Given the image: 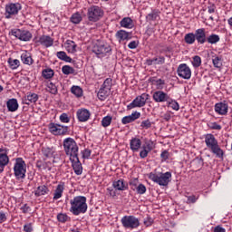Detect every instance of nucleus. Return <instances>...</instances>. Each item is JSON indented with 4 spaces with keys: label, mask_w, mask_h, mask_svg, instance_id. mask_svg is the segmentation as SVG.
<instances>
[{
    "label": "nucleus",
    "mask_w": 232,
    "mask_h": 232,
    "mask_svg": "<svg viewBox=\"0 0 232 232\" xmlns=\"http://www.w3.org/2000/svg\"><path fill=\"white\" fill-rule=\"evenodd\" d=\"M86 197L84 196H76L70 200V211L75 217L79 215H84L88 211V203H86Z\"/></svg>",
    "instance_id": "f257e3e1"
},
{
    "label": "nucleus",
    "mask_w": 232,
    "mask_h": 232,
    "mask_svg": "<svg viewBox=\"0 0 232 232\" xmlns=\"http://www.w3.org/2000/svg\"><path fill=\"white\" fill-rule=\"evenodd\" d=\"M205 144L207 148L218 157V159H223L224 157V150H221L220 145H218V140L215 138L213 134H207L205 135Z\"/></svg>",
    "instance_id": "f03ea898"
},
{
    "label": "nucleus",
    "mask_w": 232,
    "mask_h": 232,
    "mask_svg": "<svg viewBox=\"0 0 232 232\" xmlns=\"http://www.w3.org/2000/svg\"><path fill=\"white\" fill-rule=\"evenodd\" d=\"M63 151L69 159H75L79 157V145L73 138H66L63 140Z\"/></svg>",
    "instance_id": "7ed1b4c3"
},
{
    "label": "nucleus",
    "mask_w": 232,
    "mask_h": 232,
    "mask_svg": "<svg viewBox=\"0 0 232 232\" xmlns=\"http://www.w3.org/2000/svg\"><path fill=\"white\" fill-rule=\"evenodd\" d=\"M149 179L150 180H152V182L159 184V186H168V184L171 182V172L168 171L159 174L150 172L149 174Z\"/></svg>",
    "instance_id": "20e7f679"
},
{
    "label": "nucleus",
    "mask_w": 232,
    "mask_h": 232,
    "mask_svg": "<svg viewBox=\"0 0 232 232\" xmlns=\"http://www.w3.org/2000/svg\"><path fill=\"white\" fill-rule=\"evenodd\" d=\"M111 86H113V80L111 78L105 79L97 93L100 101H106V99L110 97V94L111 93Z\"/></svg>",
    "instance_id": "39448f33"
},
{
    "label": "nucleus",
    "mask_w": 232,
    "mask_h": 232,
    "mask_svg": "<svg viewBox=\"0 0 232 232\" xmlns=\"http://www.w3.org/2000/svg\"><path fill=\"white\" fill-rule=\"evenodd\" d=\"M14 177L17 179H23L26 177V162L23 158H16L14 165Z\"/></svg>",
    "instance_id": "423d86ee"
},
{
    "label": "nucleus",
    "mask_w": 232,
    "mask_h": 232,
    "mask_svg": "<svg viewBox=\"0 0 232 232\" xmlns=\"http://www.w3.org/2000/svg\"><path fill=\"white\" fill-rule=\"evenodd\" d=\"M104 15V11L98 5H92L88 8L87 17L91 23H97Z\"/></svg>",
    "instance_id": "0eeeda50"
},
{
    "label": "nucleus",
    "mask_w": 232,
    "mask_h": 232,
    "mask_svg": "<svg viewBox=\"0 0 232 232\" xmlns=\"http://www.w3.org/2000/svg\"><path fill=\"white\" fill-rule=\"evenodd\" d=\"M121 222L125 229H137L140 226V221L135 216H124Z\"/></svg>",
    "instance_id": "6e6552de"
},
{
    "label": "nucleus",
    "mask_w": 232,
    "mask_h": 232,
    "mask_svg": "<svg viewBox=\"0 0 232 232\" xmlns=\"http://www.w3.org/2000/svg\"><path fill=\"white\" fill-rule=\"evenodd\" d=\"M92 52L93 53L98 55V57H105L107 53H110V52H111V47L110 46V44L104 42H98L92 47Z\"/></svg>",
    "instance_id": "1a4fd4ad"
},
{
    "label": "nucleus",
    "mask_w": 232,
    "mask_h": 232,
    "mask_svg": "<svg viewBox=\"0 0 232 232\" xmlns=\"http://www.w3.org/2000/svg\"><path fill=\"white\" fill-rule=\"evenodd\" d=\"M150 99V94L142 93L141 95L137 96L132 102L127 105V110H133V108H142L146 106V102Z\"/></svg>",
    "instance_id": "9d476101"
},
{
    "label": "nucleus",
    "mask_w": 232,
    "mask_h": 232,
    "mask_svg": "<svg viewBox=\"0 0 232 232\" xmlns=\"http://www.w3.org/2000/svg\"><path fill=\"white\" fill-rule=\"evenodd\" d=\"M23 9V6L19 3H9L5 5V19H12L14 15L19 14V11Z\"/></svg>",
    "instance_id": "9b49d317"
},
{
    "label": "nucleus",
    "mask_w": 232,
    "mask_h": 232,
    "mask_svg": "<svg viewBox=\"0 0 232 232\" xmlns=\"http://www.w3.org/2000/svg\"><path fill=\"white\" fill-rule=\"evenodd\" d=\"M48 128L50 133L53 135H66V133H68V126L52 122L49 124Z\"/></svg>",
    "instance_id": "f8f14e48"
},
{
    "label": "nucleus",
    "mask_w": 232,
    "mask_h": 232,
    "mask_svg": "<svg viewBox=\"0 0 232 232\" xmlns=\"http://www.w3.org/2000/svg\"><path fill=\"white\" fill-rule=\"evenodd\" d=\"M177 73L180 79L189 81L191 79V68L186 63H181L178 66Z\"/></svg>",
    "instance_id": "ddd939ff"
},
{
    "label": "nucleus",
    "mask_w": 232,
    "mask_h": 232,
    "mask_svg": "<svg viewBox=\"0 0 232 232\" xmlns=\"http://www.w3.org/2000/svg\"><path fill=\"white\" fill-rule=\"evenodd\" d=\"M198 44H204L208 43V36L206 35V29L199 28L194 33Z\"/></svg>",
    "instance_id": "4468645a"
},
{
    "label": "nucleus",
    "mask_w": 232,
    "mask_h": 232,
    "mask_svg": "<svg viewBox=\"0 0 232 232\" xmlns=\"http://www.w3.org/2000/svg\"><path fill=\"white\" fill-rule=\"evenodd\" d=\"M154 102H168L169 96L164 91H156L152 94Z\"/></svg>",
    "instance_id": "2eb2a0df"
},
{
    "label": "nucleus",
    "mask_w": 232,
    "mask_h": 232,
    "mask_svg": "<svg viewBox=\"0 0 232 232\" xmlns=\"http://www.w3.org/2000/svg\"><path fill=\"white\" fill-rule=\"evenodd\" d=\"M70 160L75 175H82V164L81 163V160H79V156L71 158Z\"/></svg>",
    "instance_id": "dca6fc26"
},
{
    "label": "nucleus",
    "mask_w": 232,
    "mask_h": 232,
    "mask_svg": "<svg viewBox=\"0 0 232 232\" xmlns=\"http://www.w3.org/2000/svg\"><path fill=\"white\" fill-rule=\"evenodd\" d=\"M13 35H14V37H16V39H19L20 41H30V39H32V33H30V31H21V30H17V31H14L13 32Z\"/></svg>",
    "instance_id": "f3484780"
},
{
    "label": "nucleus",
    "mask_w": 232,
    "mask_h": 232,
    "mask_svg": "<svg viewBox=\"0 0 232 232\" xmlns=\"http://www.w3.org/2000/svg\"><path fill=\"white\" fill-rule=\"evenodd\" d=\"M39 101V95L35 92H27L23 99V104L30 106V104L35 103Z\"/></svg>",
    "instance_id": "a211bd4d"
},
{
    "label": "nucleus",
    "mask_w": 232,
    "mask_h": 232,
    "mask_svg": "<svg viewBox=\"0 0 232 232\" xmlns=\"http://www.w3.org/2000/svg\"><path fill=\"white\" fill-rule=\"evenodd\" d=\"M77 119L80 122H86L90 121L91 113L87 109H80L76 112Z\"/></svg>",
    "instance_id": "6ab92c4d"
},
{
    "label": "nucleus",
    "mask_w": 232,
    "mask_h": 232,
    "mask_svg": "<svg viewBox=\"0 0 232 232\" xmlns=\"http://www.w3.org/2000/svg\"><path fill=\"white\" fill-rule=\"evenodd\" d=\"M153 141H147L141 147V150L140 151V157L141 159H146V157H148L149 153L153 150Z\"/></svg>",
    "instance_id": "aec40b11"
},
{
    "label": "nucleus",
    "mask_w": 232,
    "mask_h": 232,
    "mask_svg": "<svg viewBox=\"0 0 232 232\" xmlns=\"http://www.w3.org/2000/svg\"><path fill=\"white\" fill-rule=\"evenodd\" d=\"M138 119H140V112L139 111H134L130 115L124 116L121 119V124H130V122H135Z\"/></svg>",
    "instance_id": "412c9836"
},
{
    "label": "nucleus",
    "mask_w": 232,
    "mask_h": 232,
    "mask_svg": "<svg viewBox=\"0 0 232 232\" xmlns=\"http://www.w3.org/2000/svg\"><path fill=\"white\" fill-rule=\"evenodd\" d=\"M36 43H39L42 46H45V48H50V46H53V38L49 35H42Z\"/></svg>",
    "instance_id": "4be33fe9"
},
{
    "label": "nucleus",
    "mask_w": 232,
    "mask_h": 232,
    "mask_svg": "<svg viewBox=\"0 0 232 232\" xmlns=\"http://www.w3.org/2000/svg\"><path fill=\"white\" fill-rule=\"evenodd\" d=\"M63 193H64V182L60 181L54 189L53 200H59V198H62Z\"/></svg>",
    "instance_id": "5701e85b"
},
{
    "label": "nucleus",
    "mask_w": 232,
    "mask_h": 232,
    "mask_svg": "<svg viewBox=\"0 0 232 232\" xmlns=\"http://www.w3.org/2000/svg\"><path fill=\"white\" fill-rule=\"evenodd\" d=\"M130 148L133 153H137L142 148V140L139 138H132L130 140Z\"/></svg>",
    "instance_id": "b1692460"
},
{
    "label": "nucleus",
    "mask_w": 232,
    "mask_h": 232,
    "mask_svg": "<svg viewBox=\"0 0 232 232\" xmlns=\"http://www.w3.org/2000/svg\"><path fill=\"white\" fill-rule=\"evenodd\" d=\"M229 106L224 102H218L215 104V111L218 115H227V110Z\"/></svg>",
    "instance_id": "393cba45"
},
{
    "label": "nucleus",
    "mask_w": 232,
    "mask_h": 232,
    "mask_svg": "<svg viewBox=\"0 0 232 232\" xmlns=\"http://www.w3.org/2000/svg\"><path fill=\"white\" fill-rule=\"evenodd\" d=\"M8 149L0 148V163L8 166L10 163V158L8 157Z\"/></svg>",
    "instance_id": "a878e982"
},
{
    "label": "nucleus",
    "mask_w": 232,
    "mask_h": 232,
    "mask_svg": "<svg viewBox=\"0 0 232 232\" xmlns=\"http://www.w3.org/2000/svg\"><path fill=\"white\" fill-rule=\"evenodd\" d=\"M6 106L8 109V111H17L19 110V102H17V99L13 98L7 101Z\"/></svg>",
    "instance_id": "bb28decb"
},
{
    "label": "nucleus",
    "mask_w": 232,
    "mask_h": 232,
    "mask_svg": "<svg viewBox=\"0 0 232 232\" xmlns=\"http://www.w3.org/2000/svg\"><path fill=\"white\" fill-rule=\"evenodd\" d=\"M112 186L117 191H126L128 189V184L124 183V179L113 181Z\"/></svg>",
    "instance_id": "cd10ccee"
},
{
    "label": "nucleus",
    "mask_w": 232,
    "mask_h": 232,
    "mask_svg": "<svg viewBox=\"0 0 232 232\" xmlns=\"http://www.w3.org/2000/svg\"><path fill=\"white\" fill-rule=\"evenodd\" d=\"M36 168H38V169L40 171H43V169L44 171H46V169H47V171H52V162H50V161L43 162L41 160H37L36 161Z\"/></svg>",
    "instance_id": "c85d7f7f"
},
{
    "label": "nucleus",
    "mask_w": 232,
    "mask_h": 232,
    "mask_svg": "<svg viewBox=\"0 0 232 232\" xmlns=\"http://www.w3.org/2000/svg\"><path fill=\"white\" fill-rule=\"evenodd\" d=\"M21 61L24 64H27L28 66L34 64V58H32V54L28 52H24L21 54Z\"/></svg>",
    "instance_id": "c756f323"
},
{
    "label": "nucleus",
    "mask_w": 232,
    "mask_h": 232,
    "mask_svg": "<svg viewBox=\"0 0 232 232\" xmlns=\"http://www.w3.org/2000/svg\"><path fill=\"white\" fill-rule=\"evenodd\" d=\"M64 46L68 53H75L77 52V44L72 40H67L64 44Z\"/></svg>",
    "instance_id": "7c9ffc66"
},
{
    "label": "nucleus",
    "mask_w": 232,
    "mask_h": 232,
    "mask_svg": "<svg viewBox=\"0 0 232 232\" xmlns=\"http://www.w3.org/2000/svg\"><path fill=\"white\" fill-rule=\"evenodd\" d=\"M50 193V188L46 187V185H42L37 187L36 190L34 191L35 197H43L44 195H48Z\"/></svg>",
    "instance_id": "2f4dec72"
},
{
    "label": "nucleus",
    "mask_w": 232,
    "mask_h": 232,
    "mask_svg": "<svg viewBox=\"0 0 232 232\" xmlns=\"http://www.w3.org/2000/svg\"><path fill=\"white\" fill-rule=\"evenodd\" d=\"M120 25L121 28L131 29L134 26L133 20L130 17H124L121 20Z\"/></svg>",
    "instance_id": "473e14b6"
},
{
    "label": "nucleus",
    "mask_w": 232,
    "mask_h": 232,
    "mask_svg": "<svg viewBox=\"0 0 232 232\" xmlns=\"http://www.w3.org/2000/svg\"><path fill=\"white\" fill-rule=\"evenodd\" d=\"M158 19H160V11L159 10H152L151 13L146 16V21L149 23H151V21H158Z\"/></svg>",
    "instance_id": "72a5a7b5"
},
{
    "label": "nucleus",
    "mask_w": 232,
    "mask_h": 232,
    "mask_svg": "<svg viewBox=\"0 0 232 232\" xmlns=\"http://www.w3.org/2000/svg\"><path fill=\"white\" fill-rule=\"evenodd\" d=\"M116 39H118L119 43H122V41H128L130 39V33L125 30H120L116 33Z\"/></svg>",
    "instance_id": "f704fd0d"
},
{
    "label": "nucleus",
    "mask_w": 232,
    "mask_h": 232,
    "mask_svg": "<svg viewBox=\"0 0 232 232\" xmlns=\"http://www.w3.org/2000/svg\"><path fill=\"white\" fill-rule=\"evenodd\" d=\"M43 154L47 159H55V149L50 147H44L42 149Z\"/></svg>",
    "instance_id": "c9c22d12"
},
{
    "label": "nucleus",
    "mask_w": 232,
    "mask_h": 232,
    "mask_svg": "<svg viewBox=\"0 0 232 232\" xmlns=\"http://www.w3.org/2000/svg\"><path fill=\"white\" fill-rule=\"evenodd\" d=\"M167 102V107L171 108V110H174V111H179L180 110V105L177 101L172 99L171 97H169Z\"/></svg>",
    "instance_id": "e433bc0d"
},
{
    "label": "nucleus",
    "mask_w": 232,
    "mask_h": 232,
    "mask_svg": "<svg viewBox=\"0 0 232 232\" xmlns=\"http://www.w3.org/2000/svg\"><path fill=\"white\" fill-rule=\"evenodd\" d=\"M212 64L214 68H218V70L222 69V56L213 55L212 56Z\"/></svg>",
    "instance_id": "4c0bfd02"
},
{
    "label": "nucleus",
    "mask_w": 232,
    "mask_h": 232,
    "mask_svg": "<svg viewBox=\"0 0 232 232\" xmlns=\"http://www.w3.org/2000/svg\"><path fill=\"white\" fill-rule=\"evenodd\" d=\"M7 63L9 64V68L11 70H17V68L21 66V62L18 59L8 58Z\"/></svg>",
    "instance_id": "58836bf2"
},
{
    "label": "nucleus",
    "mask_w": 232,
    "mask_h": 232,
    "mask_svg": "<svg viewBox=\"0 0 232 232\" xmlns=\"http://www.w3.org/2000/svg\"><path fill=\"white\" fill-rule=\"evenodd\" d=\"M56 56L61 61H64L65 63H72V57L68 56V54H66V52L64 51L57 52Z\"/></svg>",
    "instance_id": "ea45409f"
},
{
    "label": "nucleus",
    "mask_w": 232,
    "mask_h": 232,
    "mask_svg": "<svg viewBox=\"0 0 232 232\" xmlns=\"http://www.w3.org/2000/svg\"><path fill=\"white\" fill-rule=\"evenodd\" d=\"M184 41H185L186 44H195V41H197L195 34L194 33H188L184 36Z\"/></svg>",
    "instance_id": "a19ab883"
},
{
    "label": "nucleus",
    "mask_w": 232,
    "mask_h": 232,
    "mask_svg": "<svg viewBox=\"0 0 232 232\" xmlns=\"http://www.w3.org/2000/svg\"><path fill=\"white\" fill-rule=\"evenodd\" d=\"M71 92L72 93V95H75V97H77L78 99L82 97V88L77 85H73L71 88Z\"/></svg>",
    "instance_id": "79ce46f5"
},
{
    "label": "nucleus",
    "mask_w": 232,
    "mask_h": 232,
    "mask_svg": "<svg viewBox=\"0 0 232 232\" xmlns=\"http://www.w3.org/2000/svg\"><path fill=\"white\" fill-rule=\"evenodd\" d=\"M220 41V36L218 34H212L207 37V43L208 44H217Z\"/></svg>",
    "instance_id": "37998d69"
},
{
    "label": "nucleus",
    "mask_w": 232,
    "mask_h": 232,
    "mask_svg": "<svg viewBox=\"0 0 232 232\" xmlns=\"http://www.w3.org/2000/svg\"><path fill=\"white\" fill-rule=\"evenodd\" d=\"M47 92H49V93H52V95H57V93L59 92L57 85H55V83L52 82L47 83Z\"/></svg>",
    "instance_id": "c03bdc74"
},
{
    "label": "nucleus",
    "mask_w": 232,
    "mask_h": 232,
    "mask_svg": "<svg viewBox=\"0 0 232 232\" xmlns=\"http://www.w3.org/2000/svg\"><path fill=\"white\" fill-rule=\"evenodd\" d=\"M54 73L55 72H53V70H52L51 68H46L43 70L42 76L44 77V79H52Z\"/></svg>",
    "instance_id": "a18cd8bd"
},
{
    "label": "nucleus",
    "mask_w": 232,
    "mask_h": 232,
    "mask_svg": "<svg viewBox=\"0 0 232 232\" xmlns=\"http://www.w3.org/2000/svg\"><path fill=\"white\" fill-rule=\"evenodd\" d=\"M62 72L63 75H72L75 73V69L70 65H64L62 67Z\"/></svg>",
    "instance_id": "49530a36"
},
{
    "label": "nucleus",
    "mask_w": 232,
    "mask_h": 232,
    "mask_svg": "<svg viewBox=\"0 0 232 232\" xmlns=\"http://www.w3.org/2000/svg\"><path fill=\"white\" fill-rule=\"evenodd\" d=\"M81 21H82V16L79 14V12L74 13L71 16V22H72L73 24H79V23H81Z\"/></svg>",
    "instance_id": "de8ad7c7"
},
{
    "label": "nucleus",
    "mask_w": 232,
    "mask_h": 232,
    "mask_svg": "<svg viewBox=\"0 0 232 232\" xmlns=\"http://www.w3.org/2000/svg\"><path fill=\"white\" fill-rule=\"evenodd\" d=\"M57 220L58 222H61L62 224H64L66 222H70L71 218L68 215L60 213L57 215Z\"/></svg>",
    "instance_id": "09e8293b"
},
{
    "label": "nucleus",
    "mask_w": 232,
    "mask_h": 232,
    "mask_svg": "<svg viewBox=\"0 0 232 232\" xmlns=\"http://www.w3.org/2000/svg\"><path fill=\"white\" fill-rule=\"evenodd\" d=\"M112 119L113 118L111 116L103 117L102 120V126L103 128H108V126H110V124H111Z\"/></svg>",
    "instance_id": "8fccbe9b"
},
{
    "label": "nucleus",
    "mask_w": 232,
    "mask_h": 232,
    "mask_svg": "<svg viewBox=\"0 0 232 232\" xmlns=\"http://www.w3.org/2000/svg\"><path fill=\"white\" fill-rule=\"evenodd\" d=\"M135 191L138 193V195H144V193L147 191L146 186L142 183H140L138 188H135Z\"/></svg>",
    "instance_id": "3c124183"
},
{
    "label": "nucleus",
    "mask_w": 232,
    "mask_h": 232,
    "mask_svg": "<svg viewBox=\"0 0 232 232\" xmlns=\"http://www.w3.org/2000/svg\"><path fill=\"white\" fill-rule=\"evenodd\" d=\"M200 64H202V59L200 58V56H194L192 61V65L194 66V68H198Z\"/></svg>",
    "instance_id": "603ef678"
},
{
    "label": "nucleus",
    "mask_w": 232,
    "mask_h": 232,
    "mask_svg": "<svg viewBox=\"0 0 232 232\" xmlns=\"http://www.w3.org/2000/svg\"><path fill=\"white\" fill-rule=\"evenodd\" d=\"M130 186V189H132V191H135V188H138L139 184V179H132L130 180L129 182Z\"/></svg>",
    "instance_id": "864d4df0"
},
{
    "label": "nucleus",
    "mask_w": 232,
    "mask_h": 232,
    "mask_svg": "<svg viewBox=\"0 0 232 232\" xmlns=\"http://www.w3.org/2000/svg\"><path fill=\"white\" fill-rule=\"evenodd\" d=\"M154 82L156 84L157 90H163L164 85L166 84V82H164V80H162V79H158V80L154 81Z\"/></svg>",
    "instance_id": "5fc2aeb1"
},
{
    "label": "nucleus",
    "mask_w": 232,
    "mask_h": 232,
    "mask_svg": "<svg viewBox=\"0 0 232 232\" xmlns=\"http://www.w3.org/2000/svg\"><path fill=\"white\" fill-rule=\"evenodd\" d=\"M140 128H142V130H150V128H151V121L150 120L141 121Z\"/></svg>",
    "instance_id": "6e6d98bb"
},
{
    "label": "nucleus",
    "mask_w": 232,
    "mask_h": 232,
    "mask_svg": "<svg viewBox=\"0 0 232 232\" xmlns=\"http://www.w3.org/2000/svg\"><path fill=\"white\" fill-rule=\"evenodd\" d=\"M154 64L162 65L164 63H166V58L164 56H158L154 58Z\"/></svg>",
    "instance_id": "4d7b16f0"
},
{
    "label": "nucleus",
    "mask_w": 232,
    "mask_h": 232,
    "mask_svg": "<svg viewBox=\"0 0 232 232\" xmlns=\"http://www.w3.org/2000/svg\"><path fill=\"white\" fill-rule=\"evenodd\" d=\"M60 121H61V122L68 124V122H70V117H68V114H66V113H62L60 115Z\"/></svg>",
    "instance_id": "13d9d810"
},
{
    "label": "nucleus",
    "mask_w": 232,
    "mask_h": 232,
    "mask_svg": "<svg viewBox=\"0 0 232 232\" xmlns=\"http://www.w3.org/2000/svg\"><path fill=\"white\" fill-rule=\"evenodd\" d=\"M208 128H210V130H222V126L217 122L208 123Z\"/></svg>",
    "instance_id": "bf43d9fd"
},
{
    "label": "nucleus",
    "mask_w": 232,
    "mask_h": 232,
    "mask_svg": "<svg viewBox=\"0 0 232 232\" xmlns=\"http://www.w3.org/2000/svg\"><path fill=\"white\" fill-rule=\"evenodd\" d=\"M160 159L162 162L168 160L169 159V152L168 150H163L160 154Z\"/></svg>",
    "instance_id": "052dcab7"
},
{
    "label": "nucleus",
    "mask_w": 232,
    "mask_h": 232,
    "mask_svg": "<svg viewBox=\"0 0 232 232\" xmlns=\"http://www.w3.org/2000/svg\"><path fill=\"white\" fill-rule=\"evenodd\" d=\"M187 202L188 204H195V202H197V200H198V197L192 195V196H188L187 197Z\"/></svg>",
    "instance_id": "680f3d73"
},
{
    "label": "nucleus",
    "mask_w": 232,
    "mask_h": 232,
    "mask_svg": "<svg viewBox=\"0 0 232 232\" xmlns=\"http://www.w3.org/2000/svg\"><path fill=\"white\" fill-rule=\"evenodd\" d=\"M82 159H90V157L92 156V150L89 149H85L82 150Z\"/></svg>",
    "instance_id": "e2e57ef3"
},
{
    "label": "nucleus",
    "mask_w": 232,
    "mask_h": 232,
    "mask_svg": "<svg viewBox=\"0 0 232 232\" xmlns=\"http://www.w3.org/2000/svg\"><path fill=\"white\" fill-rule=\"evenodd\" d=\"M24 232H32L34 231V227H32V223H27L24 226Z\"/></svg>",
    "instance_id": "0e129e2a"
},
{
    "label": "nucleus",
    "mask_w": 232,
    "mask_h": 232,
    "mask_svg": "<svg viewBox=\"0 0 232 232\" xmlns=\"http://www.w3.org/2000/svg\"><path fill=\"white\" fill-rule=\"evenodd\" d=\"M6 213H5L4 211H0V224H3V222H6Z\"/></svg>",
    "instance_id": "69168bd1"
},
{
    "label": "nucleus",
    "mask_w": 232,
    "mask_h": 232,
    "mask_svg": "<svg viewBox=\"0 0 232 232\" xmlns=\"http://www.w3.org/2000/svg\"><path fill=\"white\" fill-rule=\"evenodd\" d=\"M151 224H153V219L151 218H146L144 219V225L147 227H150V226H151Z\"/></svg>",
    "instance_id": "338daca9"
},
{
    "label": "nucleus",
    "mask_w": 232,
    "mask_h": 232,
    "mask_svg": "<svg viewBox=\"0 0 232 232\" xmlns=\"http://www.w3.org/2000/svg\"><path fill=\"white\" fill-rule=\"evenodd\" d=\"M214 232H226V228L220 227V226H217L215 228H214Z\"/></svg>",
    "instance_id": "774afa93"
}]
</instances>
